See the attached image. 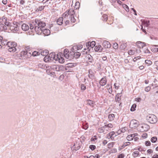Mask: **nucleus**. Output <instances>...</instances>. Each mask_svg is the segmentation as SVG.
<instances>
[{
	"instance_id": "f257e3e1",
	"label": "nucleus",
	"mask_w": 158,
	"mask_h": 158,
	"mask_svg": "<svg viewBox=\"0 0 158 158\" xmlns=\"http://www.w3.org/2000/svg\"><path fill=\"white\" fill-rule=\"evenodd\" d=\"M74 10L73 9H69L66 11L62 15V16L65 19L70 20L71 23H74L76 22V19L74 16Z\"/></svg>"
},
{
	"instance_id": "f03ea898",
	"label": "nucleus",
	"mask_w": 158,
	"mask_h": 158,
	"mask_svg": "<svg viewBox=\"0 0 158 158\" xmlns=\"http://www.w3.org/2000/svg\"><path fill=\"white\" fill-rule=\"evenodd\" d=\"M31 54L27 51H22L19 55V59L21 60H26L29 58L31 56Z\"/></svg>"
},
{
	"instance_id": "7ed1b4c3",
	"label": "nucleus",
	"mask_w": 158,
	"mask_h": 158,
	"mask_svg": "<svg viewBox=\"0 0 158 158\" xmlns=\"http://www.w3.org/2000/svg\"><path fill=\"white\" fill-rule=\"evenodd\" d=\"M147 121L151 124H155L157 121L156 117L153 114H149L146 117Z\"/></svg>"
},
{
	"instance_id": "20e7f679",
	"label": "nucleus",
	"mask_w": 158,
	"mask_h": 158,
	"mask_svg": "<svg viewBox=\"0 0 158 158\" xmlns=\"http://www.w3.org/2000/svg\"><path fill=\"white\" fill-rule=\"evenodd\" d=\"M17 46V43L16 42H10L8 44V47H9L8 49V51L10 52H14L16 51L17 49L16 47Z\"/></svg>"
},
{
	"instance_id": "39448f33",
	"label": "nucleus",
	"mask_w": 158,
	"mask_h": 158,
	"mask_svg": "<svg viewBox=\"0 0 158 158\" xmlns=\"http://www.w3.org/2000/svg\"><path fill=\"white\" fill-rule=\"evenodd\" d=\"M54 60H57V56H56L55 53L53 52L50 53L49 55L45 56L44 58V60L46 62L47 61Z\"/></svg>"
},
{
	"instance_id": "423d86ee",
	"label": "nucleus",
	"mask_w": 158,
	"mask_h": 158,
	"mask_svg": "<svg viewBox=\"0 0 158 158\" xmlns=\"http://www.w3.org/2000/svg\"><path fill=\"white\" fill-rule=\"evenodd\" d=\"M34 23V25H37L41 28H44L46 26V23L44 22L41 21L40 20L38 19H35Z\"/></svg>"
},
{
	"instance_id": "0eeeda50",
	"label": "nucleus",
	"mask_w": 158,
	"mask_h": 158,
	"mask_svg": "<svg viewBox=\"0 0 158 158\" xmlns=\"http://www.w3.org/2000/svg\"><path fill=\"white\" fill-rule=\"evenodd\" d=\"M139 125L138 121L135 120H132L131 121L130 124V127L131 128H135Z\"/></svg>"
},
{
	"instance_id": "6e6552de",
	"label": "nucleus",
	"mask_w": 158,
	"mask_h": 158,
	"mask_svg": "<svg viewBox=\"0 0 158 158\" xmlns=\"http://www.w3.org/2000/svg\"><path fill=\"white\" fill-rule=\"evenodd\" d=\"M107 80L106 77L104 76L100 80L99 83L101 86H103L106 84Z\"/></svg>"
},
{
	"instance_id": "1a4fd4ad",
	"label": "nucleus",
	"mask_w": 158,
	"mask_h": 158,
	"mask_svg": "<svg viewBox=\"0 0 158 158\" xmlns=\"http://www.w3.org/2000/svg\"><path fill=\"white\" fill-rule=\"evenodd\" d=\"M136 45L138 48L142 50H143V48L146 46V44L144 43L140 42H136Z\"/></svg>"
},
{
	"instance_id": "9d476101",
	"label": "nucleus",
	"mask_w": 158,
	"mask_h": 158,
	"mask_svg": "<svg viewBox=\"0 0 158 158\" xmlns=\"http://www.w3.org/2000/svg\"><path fill=\"white\" fill-rule=\"evenodd\" d=\"M103 46L105 48H109L111 47L110 43L107 41H104L102 43Z\"/></svg>"
},
{
	"instance_id": "9b49d317",
	"label": "nucleus",
	"mask_w": 158,
	"mask_h": 158,
	"mask_svg": "<svg viewBox=\"0 0 158 158\" xmlns=\"http://www.w3.org/2000/svg\"><path fill=\"white\" fill-rule=\"evenodd\" d=\"M58 71H63L65 70L67 71H69V70L67 68H66L65 66H64L63 65H58Z\"/></svg>"
},
{
	"instance_id": "f8f14e48",
	"label": "nucleus",
	"mask_w": 158,
	"mask_h": 158,
	"mask_svg": "<svg viewBox=\"0 0 158 158\" xmlns=\"http://www.w3.org/2000/svg\"><path fill=\"white\" fill-rule=\"evenodd\" d=\"M103 49V48L101 46L98 44L94 48V50L96 52H101L102 51Z\"/></svg>"
},
{
	"instance_id": "ddd939ff",
	"label": "nucleus",
	"mask_w": 158,
	"mask_h": 158,
	"mask_svg": "<svg viewBox=\"0 0 158 158\" xmlns=\"http://www.w3.org/2000/svg\"><path fill=\"white\" fill-rule=\"evenodd\" d=\"M21 28L23 30L25 31H26L29 29V27L27 24L23 23L21 26Z\"/></svg>"
},
{
	"instance_id": "4468645a",
	"label": "nucleus",
	"mask_w": 158,
	"mask_h": 158,
	"mask_svg": "<svg viewBox=\"0 0 158 158\" xmlns=\"http://www.w3.org/2000/svg\"><path fill=\"white\" fill-rule=\"evenodd\" d=\"M121 93H118L116 95V98L115 99V101L118 102V103H119L120 102V101L121 100Z\"/></svg>"
},
{
	"instance_id": "2eb2a0df",
	"label": "nucleus",
	"mask_w": 158,
	"mask_h": 158,
	"mask_svg": "<svg viewBox=\"0 0 158 158\" xmlns=\"http://www.w3.org/2000/svg\"><path fill=\"white\" fill-rule=\"evenodd\" d=\"M88 77L90 79L93 80L95 78V76L91 69H89L88 72Z\"/></svg>"
},
{
	"instance_id": "dca6fc26",
	"label": "nucleus",
	"mask_w": 158,
	"mask_h": 158,
	"mask_svg": "<svg viewBox=\"0 0 158 158\" xmlns=\"http://www.w3.org/2000/svg\"><path fill=\"white\" fill-rule=\"evenodd\" d=\"M41 32H43V33L46 35H49L50 33V30L47 29H44V28H42Z\"/></svg>"
},
{
	"instance_id": "f3484780",
	"label": "nucleus",
	"mask_w": 158,
	"mask_h": 158,
	"mask_svg": "<svg viewBox=\"0 0 158 158\" xmlns=\"http://www.w3.org/2000/svg\"><path fill=\"white\" fill-rule=\"evenodd\" d=\"M50 69L52 70L58 71V65H53L50 66Z\"/></svg>"
},
{
	"instance_id": "a211bd4d",
	"label": "nucleus",
	"mask_w": 158,
	"mask_h": 158,
	"mask_svg": "<svg viewBox=\"0 0 158 158\" xmlns=\"http://www.w3.org/2000/svg\"><path fill=\"white\" fill-rule=\"evenodd\" d=\"M86 102L88 105L92 107H93L95 105L94 102L89 99L87 100Z\"/></svg>"
},
{
	"instance_id": "6ab92c4d",
	"label": "nucleus",
	"mask_w": 158,
	"mask_h": 158,
	"mask_svg": "<svg viewBox=\"0 0 158 158\" xmlns=\"http://www.w3.org/2000/svg\"><path fill=\"white\" fill-rule=\"evenodd\" d=\"M63 20H64V17L59 18L57 21V24L60 25H61L63 23Z\"/></svg>"
},
{
	"instance_id": "aec40b11",
	"label": "nucleus",
	"mask_w": 158,
	"mask_h": 158,
	"mask_svg": "<svg viewBox=\"0 0 158 158\" xmlns=\"http://www.w3.org/2000/svg\"><path fill=\"white\" fill-rule=\"evenodd\" d=\"M34 25V30L35 31L37 32V33H40V31H42V28H41V27H38L37 25Z\"/></svg>"
},
{
	"instance_id": "412c9836",
	"label": "nucleus",
	"mask_w": 158,
	"mask_h": 158,
	"mask_svg": "<svg viewBox=\"0 0 158 158\" xmlns=\"http://www.w3.org/2000/svg\"><path fill=\"white\" fill-rule=\"evenodd\" d=\"M40 53L41 55L44 56H47L48 54V51L47 50H42L41 52Z\"/></svg>"
},
{
	"instance_id": "4be33fe9",
	"label": "nucleus",
	"mask_w": 158,
	"mask_h": 158,
	"mask_svg": "<svg viewBox=\"0 0 158 158\" xmlns=\"http://www.w3.org/2000/svg\"><path fill=\"white\" fill-rule=\"evenodd\" d=\"M135 134H133L131 135H128L127 137V139L128 140L130 141L134 139L135 136Z\"/></svg>"
},
{
	"instance_id": "5701e85b",
	"label": "nucleus",
	"mask_w": 158,
	"mask_h": 158,
	"mask_svg": "<svg viewBox=\"0 0 158 158\" xmlns=\"http://www.w3.org/2000/svg\"><path fill=\"white\" fill-rule=\"evenodd\" d=\"M86 57L87 58L89 62L91 63L92 62L93 60V57L90 54L87 55Z\"/></svg>"
},
{
	"instance_id": "b1692460",
	"label": "nucleus",
	"mask_w": 158,
	"mask_h": 158,
	"mask_svg": "<svg viewBox=\"0 0 158 158\" xmlns=\"http://www.w3.org/2000/svg\"><path fill=\"white\" fill-rule=\"evenodd\" d=\"M127 43H123L121 44L120 48L122 50H124L127 47Z\"/></svg>"
},
{
	"instance_id": "393cba45",
	"label": "nucleus",
	"mask_w": 158,
	"mask_h": 158,
	"mask_svg": "<svg viewBox=\"0 0 158 158\" xmlns=\"http://www.w3.org/2000/svg\"><path fill=\"white\" fill-rule=\"evenodd\" d=\"M115 117V115L114 114H110L108 116V118L111 121L113 120Z\"/></svg>"
},
{
	"instance_id": "a878e982",
	"label": "nucleus",
	"mask_w": 158,
	"mask_h": 158,
	"mask_svg": "<svg viewBox=\"0 0 158 158\" xmlns=\"http://www.w3.org/2000/svg\"><path fill=\"white\" fill-rule=\"evenodd\" d=\"M122 6H123V7L124 9H125V10L127 12H129V8L128 6L127 5H126V4H122Z\"/></svg>"
},
{
	"instance_id": "bb28decb",
	"label": "nucleus",
	"mask_w": 158,
	"mask_h": 158,
	"mask_svg": "<svg viewBox=\"0 0 158 158\" xmlns=\"http://www.w3.org/2000/svg\"><path fill=\"white\" fill-rule=\"evenodd\" d=\"M64 26H66L68 25L69 24L70 22V21L69 19H65V18H64Z\"/></svg>"
},
{
	"instance_id": "cd10ccee",
	"label": "nucleus",
	"mask_w": 158,
	"mask_h": 158,
	"mask_svg": "<svg viewBox=\"0 0 158 158\" xmlns=\"http://www.w3.org/2000/svg\"><path fill=\"white\" fill-rule=\"evenodd\" d=\"M76 65L75 64V63H70L68 64H67V66H66V68H67V69L69 67H73L75 66Z\"/></svg>"
},
{
	"instance_id": "c85d7f7f",
	"label": "nucleus",
	"mask_w": 158,
	"mask_h": 158,
	"mask_svg": "<svg viewBox=\"0 0 158 158\" xmlns=\"http://www.w3.org/2000/svg\"><path fill=\"white\" fill-rule=\"evenodd\" d=\"M45 6H40L36 10V11L37 12H39V11H41L43 10L44 9Z\"/></svg>"
},
{
	"instance_id": "c756f323",
	"label": "nucleus",
	"mask_w": 158,
	"mask_h": 158,
	"mask_svg": "<svg viewBox=\"0 0 158 158\" xmlns=\"http://www.w3.org/2000/svg\"><path fill=\"white\" fill-rule=\"evenodd\" d=\"M131 143L130 142H125L124 143H123V145H122L121 147L122 148H124L125 147L129 145Z\"/></svg>"
},
{
	"instance_id": "7c9ffc66",
	"label": "nucleus",
	"mask_w": 158,
	"mask_h": 158,
	"mask_svg": "<svg viewBox=\"0 0 158 158\" xmlns=\"http://www.w3.org/2000/svg\"><path fill=\"white\" fill-rule=\"evenodd\" d=\"M73 48H74L77 49V50H79L83 48V45L81 44H79L77 46H73Z\"/></svg>"
},
{
	"instance_id": "2f4dec72",
	"label": "nucleus",
	"mask_w": 158,
	"mask_h": 158,
	"mask_svg": "<svg viewBox=\"0 0 158 158\" xmlns=\"http://www.w3.org/2000/svg\"><path fill=\"white\" fill-rule=\"evenodd\" d=\"M81 55V53L79 52H76L74 53V56L76 58L79 57Z\"/></svg>"
},
{
	"instance_id": "473e14b6",
	"label": "nucleus",
	"mask_w": 158,
	"mask_h": 158,
	"mask_svg": "<svg viewBox=\"0 0 158 158\" xmlns=\"http://www.w3.org/2000/svg\"><path fill=\"white\" fill-rule=\"evenodd\" d=\"M136 107V105L135 104H134L131 107L130 109V110L131 111H134L135 110V108Z\"/></svg>"
},
{
	"instance_id": "72a5a7b5",
	"label": "nucleus",
	"mask_w": 158,
	"mask_h": 158,
	"mask_svg": "<svg viewBox=\"0 0 158 158\" xmlns=\"http://www.w3.org/2000/svg\"><path fill=\"white\" fill-rule=\"evenodd\" d=\"M89 44H90V47L93 48L95 46L96 43L94 41H92L91 42H89Z\"/></svg>"
},
{
	"instance_id": "f704fd0d",
	"label": "nucleus",
	"mask_w": 158,
	"mask_h": 158,
	"mask_svg": "<svg viewBox=\"0 0 158 158\" xmlns=\"http://www.w3.org/2000/svg\"><path fill=\"white\" fill-rule=\"evenodd\" d=\"M139 154V152L138 151H135L134 152L132 153V156L133 157L135 158L136 157H137L138 155Z\"/></svg>"
},
{
	"instance_id": "c9c22d12",
	"label": "nucleus",
	"mask_w": 158,
	"mask_h": 158,
	"mask_svg": "<svg viewBox=\"0 0 158 158\" xmlns=\"http://www.w3.org/2000/svg\"><path fill=\"white\" fill-rule=\"evenodd\" d=\"M108 16L106 14H104L102 16V20L106 21L107 19Z\"/></svg>"
},
{
	"instance_id": "e433bc0d",
	"label": "nucleus",
	"mask_w": 158,
	"mask_h": 158,
	"mask_svg": "<svg viewBox=\"0 0 158 158\" xmlns=\"http://www.w3.org/2000/svg\"><path fill=\"white\" fill-rule=\"evenodd\" d=\"M19 30L18 26L17 25L15 26L13 31H12V32L15 33L17 32Z\"/></svg>"
},
{
	"instance_id": "4c0bfd02",
	"label": "nucleus",
	"mask_w": 158,
	"mask_h": 158,
	"mask_svg": "<svg viewBox=\"0 0 158 158\" xmlns=\"http://www.w3.org/2000/svg\"><path fill=\"white\" fill-rule=\"evenodd\" d=\"M146 125L145 124L141 126V128H142V129H140L141 131L143 132L144 131H146L147 130V129H146Z\"/></svg>"
},
{
	"instance_id": "58836bf2",
	"label": "nucleus",
	"mask_w": 158,
	"mask_h": 158,
	"mask_svg": "<svg viewBox=\"0 0 158 158\" xmlns=\"http://www.w3.org/2000/svg\"><path fill=\"white\" fill-rule=\"evenodd\" d=\"M9 42H7L6 41H3L2 40L1 41V44H2L3 45H7L8 46V44L9 43Z\"/></svg>"
},
{
	"instance_id": "ea45409f",
	"label": "nucleus",
	"mask_w": 158,
	"mask_h": 158,
	"mask_svg": "<svg viewBox=\"0 0 158 158\" xmlns=\"http://www.w3.org/2000/svg\"><path fill=\"white\" fill-rule=\"evenodd\" d=\"M115 133L114 131H112L109 133L108 134L109 136L110 137V138L111 139H112L113 138H114V137H113V136L114 135Z\"/></svg>"
},
{
	"instance_id": "a19ab883",
	"label": "nucleus",
	"mask_w": 158,
	"mask_h": 158,
	"mask_svg": "<svg viewBox=\"0 0 158 158\" xmlns=\"http://www.w3.org/2000/svg\"><path fill=\"white\" fill-rule=\"evenodd\" d=\"M157 140V138L156 137H153L151 139V141L152 143H155Z\"/></svg>"
},
{
	"instance_id": "79ce46f5",
	"label": "nucleus",
	"mask_w": 158,
	"mask_h": 158,
	"mask_svg": "<svg viewBox=\"0 0 158 158\" xmlns=\"http://www.w3.org/2000/svg\"><path fill=\"white\" fill-rule=\"evenodd\" d=\"M81 88L82 91H83L86 89V86L83 84H81Z\"/></svg>"
},
{
	"instance_id": "37998d69",
	"label": "nucleus",
	"mask_w": 158,
	"mask_h": 158,
	"mask_svg": "<svg viewBox=\"0 0 158 158\" xmlns=\"http://www.w3.org/2000/svg\"><path fill=\"white\" fill-rule=\"evenodd\" d=\"M4 24L5 25L7 26L9 28L10 26H11V23L5 21L4 22Z\"/></svg>"
},
{
	"instance_id": "c03bdc74",
	"label": "nucleus",
	"mask_w": 158,
	"mask_h": 158,
	"mask_svg": "<svg viewBox=\"0 0 158 158\" xmlns=\"http://www.w3.org/2000/svg\"><path fill=\"white\" fill-rule=\"evenodd\" d=\"M135 51L132 50H130L128 51V53L129 55H133L135 54Z\"/></svg>"
},
{
	"instance_id": "a18cd8bd",
	"label": "nucleus",
	"mask_w": 158,
	"mask_h": 158,
	"mask_svg": "<svg viewBox=\"0 0 158 158\" xmlns=\"http://www.w3.org/2000/svg\"><path fill=\"white\" fill-rule=\"evenodd\" d=\"M40 53L36 51H34L32 52V55L33 56H36L40 55Z\"/></svg>"
},
{
	"instance_id": "49530a36",
	"label": "nucleus",
	"mask_w": 158,
	"mask_h": 158,
	"mask_svg": "<svg viewBox=\"0 0 158 158\" xmlns=\"http://www.w3.org/2000/svg\"><path fill=\"white\" fill-rule=\"evenodd\" d=\"M74 146L75 150L76 151L78 150L81 148L80 146L78 144L77 145V144H74Z\"/></svg>"
},
{
	"instance_id": "de8ad7c7",
	"label": "nucleus",
	"mask_w": 158,
	"mask_h": 158,
	"mask_svg": "<svg viewBox=\"0 0 158 158\" xmlns=\"http://www.w3.org/2000/svg\"><path fill=\"white\" fill-rule=\"evenodd\" d=\"M69 51L67 49H65L64 51V55L66 56H68V54L69 53Z\"/></svg>"
},
{
	"instance_id": "09e8293b",
	"label": "nucleus",
	"mask_w": 158,
	"mask_h": 158,
	"mask_svg": "<svg viewBox=\"0 0 158 158\" xmlns=\"http://www.w3.org/2000/svg\"><path fill=\"white\" fill-rule=\"evenodd\" d=\"M80 4L79 2H77L75 3V8L76 9L78 8L79 7Z\"/></svg>"
},
{
	"instance_id": "8fccbe9b",
	"label": "nucleus",
	"mask_w": 158,
	"mask_h": 158,
	"mask_svg": "<svg viewBox=\"0 0 158 158\" xmlns=\"http://www.w3.org/2000/svg\"><path fill=\"white\" fill-rule=\"evenodd\" d=\"M113 126L111 123H109L105 125L104 126V127H109L111 128L113 127Z\"/></svg>"
},
{
	"instance_id": "3c124183",
	"label": "nucleus",
	"mask_w": 158,
	"mask_h": 158,
	"mask_svg": "<svg viewBox=\"0 0 158 158\" xmlns=\"http://www.w3.org/2000/svg\"><path fill=\"white\" fill-rule=\"evenodd\" d=\"M89 148L92 150H94L95 149L96 146L95 145H91L89 146Z\"/></svg>"
},
{
	"instance_id": "603ef678",
	"label": "nucleus",
	"mask_w": 158,
	"mask_h": 158,
	"mask_svg": "<svg viewBox=\"0 0 158 158\" xmlns=\"http://www.w3.org/2000/svg\"><path fill=\"white\" fill-rule=\"evenodd\" d=\"M151 89V87L149 86H148L145 88L144 90L146 92H148L150 91Z\"/></svg>"
},
{
	"instance_id": "864d4df0",
	"label": "nucleus",
	"mask_w": 158,
	"mask_h": 158,
	"mask_svg": "<svg viewBox=\"0 0 158 158\" xmlns=\"http://www.w3.org/2000/svg\"><path fill=\"white\" fill-rule=\"evenodd\" d=\"M145 63L146 64H149V65L151 64L152 63V62L151 61L148 60H145Z\"/></svg>"
},
{
	"instance_id": "5fc2aeb1",
	"label": "nucleus",
	"mask_w": 158,
	"mask_h": 158,
	"mask_svg": "<svg viewBox=\"0 0 158 158\" xmlns=\"http://www.w3.org/2000/svg\"><path fill=\"white\" fill-rule=\"evenodd\" d=\"M113 48L114 49H117L118 48V44L117 43H115L113 44Z\"/></svg>"
},
{
	"instance_id": "6e6d98bb",
	"label": "nucleus",
	"mask_w": 158,
	"mask_h": 158,
	"mask_svg": "<svg viewBox=\"0 0 158 158\" xmlns=\"http://www.w3.org/2000/svg\"><path fill=\"white\" fill-rule=\"evenodd\" d=\"M2 30H3L4 31H6L8 28V27H7V26H6L3 24H2Z\"/></svg>"
},
{
	"instance_id": "4d7b16f0",
	"label": "nucleus",
	"mask_w": 158,
	"mask_h": 158,
	"mask_svg": "<svg viewBox=\"0 0 158 158\" xmlns=\"http://www.w3.org/2000/svg\"><path fill=\"white\" fill-rule=\"evenodd\" d=\"M143 51L145 53H150V51L147 48H145V50H143Z\"/></svg>"
},
{
	"instance_id": "13d9d810",
	"label": "nucleus",
	"mask_w": 158,
	"mask_h": 158,
	"mask_svg": "<svg viewBox=\"0 0 158 158\" xmlns=\"http://www.w3.org/2000/svg\"><path fill=\"white\" fill-rule=\"evenodd\" d=\"M151 144V143L150 141H146L145 142V144L147 146H150Z\"/></svg>"
},
{
	"instance_id": "bf43d9fd",
	"label": "nucleus",
	"mask_w": 158,
	"mask_h": 158,
	"mask_svg": "<svg viewBox=\"0 0 158 158\" xmlns=\"http://www.w3.org/2000/svg\"><path fill=\"white\" fill-rule=\"evenodd\" d=\"M15 26H12L11 24V26L9 27L8 28V29H9L12 32V31H13L14 30Z\"/></svg>"
},
{
	"instance_id": "052dcab7",
	"label": "nucleus",
	"mask_w": 158,
	"mask_h": 158,
	"mask_svg": "<svg viewBox=\"0 0 158 158\" xmlns=\"http://www.w3.org/2000/svg\"><path fill=\"white\" fill-rule=\"evenodd\" d=\"M57 58L58 59V61H59V62L60 63H62L64 62V59H60V58H59L58 57H57Z\"/></svg>"
},
{
	"instance_id": "680f3d73",
	"label": "nucleus",
	"mask_w": 158,
	"mask_h": 158,
	"mask_svg": "<svg viewBox=\"0 0 158 158\" xmlns=\"http://www.w3.org/2000/svg\"><path fill=\"white\" fill-rule=\"evenodd\" d=\"M111 151L112 153H115L117 152V151L116 148H114L111 150Z\"/></svg>"
},
{
	"instance_id": "e2e57ef3",
	"label": "nucleus",
	"mask_w": 158,
	"mask_h": 158,
	"mask_svg": "<svg viewBox=\"0 0 158 158\" xmlns=\"http://www.w3.org/2000/svg\"><path fill=\"white\" fill-rule=\"evenodd\" d=\"M108 90V92H109V93H110V94H111L112 92V86L111 87H110V88H109L108 89H107Z\"/></svg>"
},
{
	"instance_id": "0e129e2a",
	"label": "nucleus",
	"mask_w": 158,
	"mask_h": 158,
	"mask_svg": "<svg viewBox=\"0 0 158 158\" xmlns=\"http://www.w3.org/2000/svg\"><path fill=\"white\" fill-rule=\"evenodd\" d=\"M152 51L155 52H158V48H152Z\"/></svg>"
},
{
	"instance_id": "69168bd1",
	"label": "nucleus",
	"mask_w": 158,
	"mask_h": 158,
	"mask_svg": "<svg viewBox=\"0 0 158 158\" xmlns=\"http://www.w3.org/2000/svg\"><path fill=\"white\" fill-rule=\"evenodd\" d=\"M108 147L109 148H110L111 147H113V143H109L107 144Z\"/></svg>"
},
{
	"instance_id": "338daca9",
	"label": "nucleus",
	"mask_w": 158,
	"mask_h": 158,
	"mask_svg": "<svg viewBox=\"0 0 158 158\" xmlns=\"http://www.w3.org/2000/svg\"><path fill=\"white\" fill-rule=\"evenodd\" d=\"M124 157V155L123 154H121L119 155L118 156V158H123Z\"/></svg>"
},
{
	"instance_id": "774afa93",
	"label": "nucleus",
	"mask_w": 158,
	"mask_h": 158,
	"mask_svg": "<svg viewBox=\"0 0 158 158\" xmlns=\"http://www.w3.org/2000/svg\"><path fill=\"white\" fill-rule=\"evenodd\" d=\"M34 22H33V24H30V28L31 29H32L34 28Z\"/></svg>"
}]
</instances>
